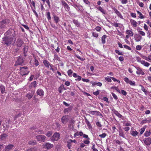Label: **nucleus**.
I'll return each instance as SVG.
<instances>
[{
	"mask_svg": "<svg viewBox=\"0 0 151 151\" xmlns=\"http://www.w3.org/2000/svg\"><path fill=\"white\" fill-rule=\"evenodd\" d=\"M13 37L9 36L5 37L2 38V43L5 45L6 46H9L12 44V42L13 41L14 39Z\"/></svg>",
	"mask_w": 151,
	"mask_h": 151,
	"instance_id": "f257e3e1",
	"label": "nucleus"
},
{
	"mask_svg": "<svg viewBox=\"0 0 151 151\" xmlns=\"http://www.w3.org/2000/svg\"><path fill=\"white\" fill-rule=\"evenodd\" d=\"M10 123L9 119H7L5 121V122L3 123L2 125L3 126V128H4V132L7 129L9 128V124Z\"/></svg>",
	"mask_w": 151,
	"mask_h": 151,
	"instance_id": "f03ea898",
	"label": "nucleus"
},
{
	"mask_svg": "<svg viewBox=\"0 0 151 151\" xmlns=\"http://www.w3.org/2000/svg\"><path fill=\"white\" fill-rule=\"evenodd\" d=\"M60 135L58 133H55L51 137L50 139L51 141L54 142L58 141L59 139Z\"/></svg>",
	"mask_w": 151,
	"mask_h": 151,
	"instance_id": "7ed1b4c3",
	"label": "nucleus"
},
{
	"mask_svg": "<svg viewBox=\"0 0 151 151\" xmlns=\"http://www.w3.org/2000/svg\"><path fill=\"white\" fill-rule=\"evenodd\" d=\"M9 22V20L7 19H5L0 22V28H3L5 27L6 24Z\"/></svg>",
	"mask_w": 151,
	"mask_h": 151,
	"instance_id": "20e7f679",
	"label": "nucleus"
},
{
	"mask_svg": "<svg viewBox=\"0 0 151 151\" xmlns=\"http://www.w3.org/2000/svg\"><path fill=\"white\" fill-rule=\"evenodd\" d=\"M15 42H14L15 45H16L17 47H20L22 46L24 42L22 39L20 38H18L16 41L15 40Z\"/></svg>",
	"mask_w": 151,
	"mask_h": 151,
	"instance_id": "39448f33",
	"label": "nucleus"
},
{
	"mask_svg": "<svg viewBox=\"0 0 151 151\" xmlns=\"http://www.w3.org/2000/svg\"><path fill=\"white\" fill-rule=\"evenodd\" d=\"M46 138V137L44 135H39L36 136V139L37 141L40 142H44Z\"/></svg>",
	"mask_w": 151,
	"mask_h": 151,
	"instance_id": "423d86ee",
	"label": "nucleus"
},
{
	"mask_svg": "<svg viewBox=\"0 0 151 151\" xmlns=\"http://www.w3.org/2000/svg\"><path fill=\"white\" fill-rule=\"evenodd\" d=\"M24 63V60L21 57L19 58L16 61L15 65H22Z\"/></svg>",
	"mask_w": 151,
	"mask_h": 151,
	"instance_id": "0eeeda50",
	"label": "nucleus"
},
{
	"mask_svg": "<svg viewBox=\"0 0 151 151\" xmlns=\"http://www.w3.org/2000/svg\"><path fill=\"white\" fill-rule=\"evenodd\" d=\"M69 120L68 116V115L63 116L61 119V121L63 124H66Z\"/></svg>",
	"mask_w": 151,
	"mask_h": 151,
	"instance_id": "6e6552de",
	"label": "nucleus"
},
{
	"mask_svg": "<svg viewBox=\"0 0 151 151\" xmlns=\"http://www.w3.org/2000/svg\"><path fill=\"white\" fill-rule=\"evenodd\" d=\"M144 142L147 145H149L151 144V138L148 137L144 139Z\"/></svg>",
	"mask_w": 151,
	"mask_h": 151,
	"instance_id": "1a4fd4ad",
	"label": "nucleus"
},
{
	"mask_svg": "<svg viewBox=\"0 0 151 151\" xmlns=\"http://www.w3.org/2000/svg\"><path fill=\"white\" fill-rule=\"evenodd\" d=\"M134 40L136 42L140 41L142 39V37L139 34H136L134 35Z\"/></svg>",
	"mask_w": 151,
	"mask_h": 151,
	"instance_id": "9d476101",
	"label": "nucleus"
},
{
	"mask_svg": "<svg viewBox=\"0 0 151 151\" xmlns=\"http://www.w3.org/2000/svg\"><path fill=\"white\" fill-rule=\"evenodd\" d=\"M119 136L122 137L124 138H126L124 131L121 128H119Z\"/></svg>",
	"mask_w": 151,
	"mask_h": 151,
	"instance_id": "9b49d317",
	"label": "nucleus"
},
{
	"mask_svg": "<svg viewBox=\"0 0 151 151\" xmlns=\"http://www.w3.org/2000/svg\"><path fill=\"white\" fill-rule=\"evenodd\" d=\"M14 147V145L13 144H9L5 147V151H9L12 149Z\"/></svg>",
	"mask_w": 151,
	"mask_h": 151,
	"instance_id": "f8f14e48",
	"label": "nucleus"
},
{
	"mask_svg": "<svg viewBox=\"0 0 151 151\" xmlns=\"http://www.w3.org/2000/svg\"><path fill=\"white\" fill-rule=\"evenodd\" d=\"M45 146L47 150H49L53 147V145L49 142H47L45 143Z\"/></svg>",
	"mask_w": 151,
	"mask_h": 151,
	"instance_id": "ddd939ff",
	"label": "nucleus"
},
{
	"mask_svg": "<svg viewBox=\"0 0 151 151\" xmlns=\"http://www.w3.org/2000/svg\"><path fill=\"white\" fill-rule=\"evenodd\" d=\"M113 9L115 13L117 15L118 17L122 19L123 18V17L122 15L121 14L120 12L116 9L114 8Z\"/></svg>",
	"mask_w": 151,
	"mask_h": 151,
	"instance_id": "4468645a",
	"label": "nucleus"
},
{
	"mask_svg": "<svg viewBox=\"0 0 151 151\" xmlns=\"http://www.w3.org/2000/svg\"><path fill=\"white\" fill-rule=\"evenodd\" d=\"M8 135L6 133H4L1 134L0 136V141L4 140L6 139V137Z\"/></svg>",
	"mask_w": 151,
	"mask_h": 151,
	"instance_id": "2eb2a0df",
	"label": "nucleus"
},
{
	"mask_svg": "<svg viewBox=\"0 0 151 151\" xmlns=\"http://www.w3.org/2000/svg\"><path fill=\"white\" fill-rule=\"evenodd\" d=\"M54 20L55 21L56 24H58L60 21V19L55 14L53 15Z\"/></svg>",
	"mask_w": 151,
	"mask_h": 151,
	"instance_id": "dca6fc26",
	"label": "nucleus"
},
{
	"mask_svg": "<svg viewBox=\"0 0 151 151\" xmlns=\"http://www.w3.org/2000/svg\"><path fill=\"white\" fill-rule=\"evenodd\" d=\"M111 25L115 27H119V28H122L123 27V25L119 23H111Z\"/></svg>",
	"mask_w": 151,
	"mask_h": 151,
	"instance_id": "f3484780",
	"label": "nucleus"
},
{
	"mask_svg": "<svg viewBox=\"0 0 151 151\" xmlns=\"http://www.w3.org/2000/svg\"><path fill=\"white\" fill-rule=\"evenodd\" d=\"M44 91L42 90L41 89H38L37 91V95L40 96H43L44 95Z\"/></svg>",
	"mask_w": 151,
	"mask_h": 151,
	"instance_id": "a211bd4d",
	"label": "nucleus"
},
{
	"mask_svg": "<svg viewBox=\"0 0 151 151\" xmlns=\"http://www.w3.org/2000/svg\"><path fill=\"white\" fill-rule=\"evenodd\" d=\"M34 93V91H32L31 93H29L26 95V96L28 98V99H30L33 96Z\"/></svg>",
	"mask_w": 151,
	"mask_h": 151,
	"instance_id": "6ab92c4d",
	"label": "nucleus"
},
{
	"mask_svg": "<svg viewBox=\"0 0 151 151\" xmlns=\"http://www.w3.org/2000/svg\"><path fill=\"white\" fill-rule=\"evenodd\" d=\"M137 70L136 71V73L138 74H142L144 75L145 74L144 73L142 70L139 68H137Z\"/></svg>",
	"mask_w": 151,
	"mask_h": 151,
	"instance_id": "aec40b11",
	"label": "nucleus"
},
{
	"mask_svg": "<svg viewBox=\"0 0 151 151\" xmlns=\"http://www.w3.org/2000/svg\"><path fill=\"white\" fill-rule=\"evenodd\" d=\"M72 107L71 106H70L67 108L65 109H64V112L65 113H68L71 111Z\"/></svg>",
	"mask_w": 151,
	"mask_h": 151,
	"instance_id": "412c9836",
	"label": "nucleus"
},
{
	"mask_svg": "<svg viewBox=\"0 0 151 151\" xmlns=\"http://www.w3.org/2000/svg\"><path fill=\"white\" fill-rule=\"evenodd\" d=\"M113 111L114 113L119 118H121L122 116V115H121L118 112V111H116L115 109H114L113 110Z\"/></svg>",
	"mask_w": 151,
	"mask_h": 151,
	"instance_id": "4be33fe9",
	"label": "nucleus"
},
{
	"mask_svg": "<svg viewBox=\"0 0 151 151\" xmlns=\"http://www.w3.org/2000/svg\"><path fill=\"white\" fill-rule=\"evenodd\" d=\"M130 21L131 24L134 27H136L137 26V22L135 20L132 19L130 20Z\"/></svg>",
	"mask_w": 151,
	"mask_h": 151,
	"instance_id": "5701e85b",
	"label": "nucleus"
},
{
	"mask_svg": "<svg viewBox=\"0 0 151 151\" xmlns=\"http://www.w3.org/2000/svg\"><path fill=\"white\" fill-rule=\"evenodd\" d=\"M126 33L130 36H132L134 35V33L131 31L129 30H127L126 31Z\"/></svg>",
	"mask_w": 151,
	"mask_h": 151,
	"instance_id": "b1692460",
	"label": "nucleus"
},
{
	"mask_svg": "<svg viewBox=\"0 0 151 151\" xmlns=\"http://www.w3.org/2000/svg\"><path fill=\"white\" fill-rule=\"evenodd\" d=\"M123 125L125 126H131V123L130 122H127L126 121H123Z\"/></svg>",
	"mask_w": 151,
	"mask_h": 151,
	"instance_id": "393cba45",
	"label": "nucleus"
},
{
	"mask_svg": "<svg viewBox=\"0 0 151 151\" xmlns=\"http://www.w3.org/2000/svg\"><path fill=\"white\" fill-rule=\"evenodd\" d=\"M43 64L47 68H49V65H50V64L49 62L47 60H45L43 61Z\"/></svg>",
	"mask_w": 151,
	"mask_h": 151,
	"instance_id": "a878e982",
	"label": "nucleus"
},
{
	"mask_svg": "<svg viewBox=\"0 0 151 151\" xmlns=\"http://www.w3.org/2000/svg\"><path fill=\"white\" fill-rule=\"evenodd\" d=\"M141 64L144 65V66L147 67H148L150 65V64H149L148 63L146 62L145 60H142L141 62Z\"/></svg>",
	"mask_w": 151,
	"mask_h": 151,
	"instance_id": "bb28decb",
	"label": "nucleus"
},
{
	"mask_svg": "<svg viewBox=\"0 0 151 151\" xmlns=\"http://www.w3.org/2000/svg\"><path fill=\"white\" fill-rule=\"evenodd\" d=\"M85 121L87 125V126L88 127V128L90 129L92 128L91 124H90V122L87 120V119H85Z\"/></svg>",
	"mask_w": 151,
	"mask_h": 151,
	"instance_id": "cd10ccee",
	"label": "nucleus"
},
{
	"mask_svg": "<svg viewBox=\"0 0 151 151\" xmlns=\"http://www.w3.org/2000/svg\"><path fill=\"white\" fill-rule=\"evenodd\" d=\"M37 143L35 140L33 141H30L28 142V144L29 145H36Z\"/></svg>",
	"mask_w": 151,
	"mask_h": 151,
	"instance_id": "c85d7f7f",
	"label": "nucleus"
},
{
	"mask_svg": "<svg viewBox=\"0 0 151 151\" xmlns=\"http://www.w3.org/2000/svg\"><path fill=\"white\" fill-rule=\"evenodd\" d=\"M106 37V36L105 35H103L101 38L102 42L103 44H104L105 43V39Z\"/></svg>",
	"mask_w": 151,
	"mask_h": 151,
	"instance_id": "c756f323",
	"label": "nucleus"
},
{
	"mask_svg": "<svg viewBox=\"0 0 151 151\" xmlns=\"http://www.w3.org/2000/svg\"><path fill=\"white\" fill-rule=\"evenodd\" d=\"M74 23L77 26L79 27L80 26V24L78 20H74L73 21Z\"/></svg>",
	"mask_w": 151,
	"mask_h": 151,
	"instance_id": "7c9ffc66",
	"label": "nucleus"
},
{
	"mask_svg": "<svg viewBox=\"0 0 151 151\" xmlns=\"http://www.w3.org/2000/svg\"><path fill=\"white\" fill-rule=\"evenodd\" d=\"M98 9L103 14H106V11L104 10V9H103L100 6L99 7Z\"/></svg>",
	"mask_w": 151,
	"mask_h": 151,
	"instance_id": "2f4dec72",
	"label": "nucleus"
},
{
	"mask_svg": "<svg viewBox=\"0 0 151 151\" xmlns=\"http://www.w3.org/2000/svg\"><path fill=\"white\" fill-rule=\"evenodd\" d=\"M131 134L132 136L135 137L138 134V132L136 131H133L132 132Z\"/></svg>",
	"mask_w": 151,
	"mask_h": 151,
	"instance_id": "473e14b6",
	"label": "nucleus"
},
{
	"mask_svg": "<svg viewBox=\"0 0 151 151\" xmlns=\"http://www.w3.org/2000/svg\"><path fill=\"white\" fill-rule=\"evenodd\" d=\"M36 81H34L31 83L30 86L31 87H33L34 88H35L36 86Z\"/></svg>",
	"mask_w": 151,
	"mask_h": 151,
	"instance_id": "72a5a7b5",
	"label": "nucleus"
},
{
	"mask_svg": "<svg viewBox=\"0 0 151 151\" xmlns=\"http://www.w3.org/2000/svg\"><path fill=\"white\" fill-rule=\"evenodd\" d=\"M137 13L139 15V18L141 19H143L144 18V16L142 15L141 12L138 11H137Z\"/></svg>",
	"mask_w": 151,
	"mask_h": 151,
	"instance_id": "f704fd0d",
	"label": "nucleus"
},
{
	"mask_svg": "<svg viewBox=\"0 0 151 151\" xmlns=\"http://www.w3.org/2000/svg\"><path fill=\"white\" fill-rule=\"evenodd\" d=\"M141 87V90L143 92H144L145 93L146 95L147 94V91H146L145 89V88H144V87L142 86V85H140Z\"/></svg>",
	"mask_w": 151,
	"mask_h": 151,
	"instance_id": "c9c22d12",
	"label": "nucleus"
},
{
	"mask_svg": "<svg viewBox=\"0 0 151 151\" xmlns=\"http://www.w3.org/2000/svg\"><path fill=\"white\" fill-rule=\"evenodd\" d=\"M47 19L49 21V20L51 19V17H50V12H48L47 13Z\"/></svg>",
	"mask_w": 151,
	"mask_h": 151,
	"instance_id": "e433bc0d",
	"label": "nucleus"
},
{
	"mask_svg": "<svg viewBox=\"0 0 151 151\" xmlns=\"http://www.w3.org/2000/svg\"><path fill=\"white\" fill-rule=\"evenodd\" d=\"M54 59L55 60H57L59 61H60L61 60L60 58L58 57V56L57 55V54H55V55Z\"/></svg>",
	"mask_w": 151,
	"mask_h": 151,
	"instance_id": "4c0bfd02",
	"label": "nucleus"
},
{
	"mask_svg": "<svg viewBox=\"0 0 151 151\" xmlns=\"http://www.w3.org/2000/svg\"><path fill=\"white\" fill-rule=\"evenodd\" d=\"M27 47H24L23 49V52L24 54V56H26V53L27 50Z\"/></svg>",
	"mask_w": 151,
	"mask_h": 151,
	"instance_id": "58836bf2",
	"label": "nucleus"
},
{
	"mask_svg": "<svg viewBox=\"0 0 151 151\" xmlns=\"http://www.w3.org/2000/svg\"><path fill=\"white\" fill-rule=\"evenodd\" d=\"M111 77H105V80L106 81H107L108 82H111L112 81L111 79Z\"/></svg>",
	"mask_w": 151,
	"mask_h": 151,
	"instance_id": "ea45409f",
	"label": "nucleus"
},
{
	"mask_svg": "<svg viewBox=\"0 0 151 151\" xmlns=\"http://www.w3.org/2000/svg\"><path fill=\"white\" fill-rule=\"evenodd\" d=\"M37 149L36 148L33 147L28 149L26 151H37Z\"/></svg>",
	"mask_w": 151,
	"mask_h": 151,
	"instance_id": "a19ab883",
	"label": "nucleus"
},
{
	"mask_svg": "<svg viewBox=\"0 0 151 151\" xmlns=\"http://www.w3.org/2000/svg\"><path fill=\"white\" fill-rule=\"evenodd\" d=\"M151 133L150 131H147L144 133V135L146 137L149 136L150 134Z\"/></svg>",
	"mask_w": 151,
	"mask_h": 151,
	"instance_id": "79ce46f5",
	"label": "nucleus"
},
{
	"mask_svg": "<svg viewBox=\"0 0 151 151\" xmlns=\"http://www.w3.org/2000/svg\"><path fill=\"white\" fill-rule=\"evenodd\" d=\"M147 122H148L149 123L150 122V121L148 120L147 119H145L142 121L141 123V124H143L147 123Z\"/></svg>",
	"mask_w": 151,
	"mask_h": 151,
	"instance_id": "37998d69",
	"label": "nucleus"
},
{
	"mask_svg": "<svg viewBox=\"0 0 151 151\" xmlns=\"http://www.w3.org/2000/svg\"><path fill=\"white\" fill-rule=\"evenodd\" d=\"M115 52L116 53L118 54L119 55H123V53L122 52H120L119 50H115Z\"/></svg>",
	"mask_w": 151,
	"mask_h": 151,
	"instance_id": "c03bdc74",
	"label": "nucleus"
},
{
	"mask_svg": "<svg viewBox=\"0 0 151 151\" xmlns=\"http://www.w3.org/2000/svg\"><path fill=\"white\" fill-rule=\"evenodd\" d=\"M74 55L76 57L78 58L81 61H83L85 60V58L83 59V58H81V57H80V56H79L78 55H77L75 53H74Z\"/></svg>",
	"mask_w": 151,
	"mask_h": 151,
	"instance_id": "a18cd8bd",
	"label": "nucleus"
},
{
	"mask_svg": "<svg viewBox=\"0 0 151 151\" xmlns=\"http://www.w3.org/2000/svg\"><path fill=\"white\" fill-rule=\"evenodd\" d=\"M72 73H73V71L71 69L68 70V75L70 77L72 76Z\"/></svg>",
	"mask_w": 151,
	"mask_h": 151,
	"instance_id": "49530a36",
	"label": "nucleus"
},
{
	"mask_svg": "<svg viewBox=\"0 0 151 151\" xmlns=\"http://www.w3.org/2000/svg\"><path fill=\"white\" fill-rule=\"evenodd\" d=\"M1 92L2 93H3L5 90V87L4 86H1L0 87Z\"/></svg>",
	"mask_w": 151,
	"mask_h": 151,
	"instance_id": "de8ad7c7",
	"label": "nucleus"
},
{
	"mask_svg": "<svg viewBox=\"0 0 151 151\" xmlns=\"http://www.w3.org/2000/svg\"><path fill=\"white\" fill-rule=\"evenodd\" d=\"M52 132L51 131L48 132L46 134V136L48 137H50L52 135Z\"/></svg>",
	"mask_w": 151,
	"mask_h": 151,
	"instance_id": "09e8293b",
	"label": "nucleus"
},
{
	"mask_svg": "<svg viewBox=\"0 0 151 151\" xmlns=\"http://www.w3.org/2000/svg\"><path fill=\"white\" fill-rule=\"evenodd\" d=\"M124 81L127 83H129L130 80H129V78L127 77L125 78L124 79Z\"/></svg>",
	"mask_w": 151,
	"mask_h": 151,
	"instance_id": "8fccbe9b",
	"label": "nucleus"
},
{
	"mask_svg": "<svg viewBox=\"0 0 151 151\" xmlns=\"http://www.w3.org/2000/svg\"><path fill=\"white\" fill-rule=\"evenodd\" d=\"M121 93H122L124 96H126L127 94V93L123 90H122L121 91Z\"/></svg>",
	"mask_w": 151,
	"mask_h": 151,
	"instance_id": "3c124183",
	"label": "nucleus"
},
{
	"mask_svg": "<svg viewBox=\"0 0 151 151\" xmlns=\"http://www.w3.org/2000/svg\"><path fill=\"white\" fill-rule=\"evenodd\" d=\"M107 134L106 133H103L101 134H99V136L101 138H104L106 136Z\"/></svg>",
	"mask_w": 151,
	"mask_h": 151,
	"instance_id": "603ef678",
	"label": "nucleus"
},
{
	"mask_svg": "<svg viewBox=\"0 0 151 151\" xmlns=\"http://www.w3.org/2000/svg\"><path fill=\"white\" fill-rule=\"evenodd\" d=\"M136 49L138 50H140L142 49V46L140 45H138L136 46Z\"/></svg>",
	"mask_w": 151,
	"mask_h": 151,
	"instance_id": "864d4df0",
	"label": "nucleus"
},
{
	"mask_svg": "<svg viewBox=\"0 0 151 151\" xmlns=\"http://www.w3.org/2000/svg\"><path fill=\"white\" fill-rule=\"evenodd\" d=\"M111 78L114 82L117 81L119 83H120V81L119 80H117L114 77H111Z\"/></svg>",
	"mask_w": 151,
	"mask_h": 151,
	"instance_id": "5fc2aeb1",
	"label": "nucleus"
},
{
	"mask_svg": "<svg viewBox=\"0 0 151 151\" xmlns=\"http://www.w3.org/2000/svg\"><path fill=\"white\" fill-rule=\"evenodd\" d=\"M129 84L131 86H135V82L134 81H132L131 80L130 81Z\"/></svg>",
	"mask_w": 151,
	"mask_h": 151,
	"instance_id": "6e6d98bb",
	"label": "nucleus"
},
{
	"mask_svg": "<svg viewBox=\"0 0 151 151\" xmlns=\"http://www.w3.org/2000/svg\"><path fill=\"white\" fill-rule=\"evenodd\" d=\"M34 64L36 66H38L39 64V62L36 59H35V60Z\"/></svg>",
	"mask_w": 151,
	"mask_h": 151,
	"instance_id": "4d7b16f0",
	"label": "nucleus"
},
{
	"mask_svg": "<svg viewBox=\"0 0 151 151\" xmlns=\"http://www.w3.org/2000/svg\"><path fill=\"white\" fill-rule=\"evenodd\" d=\"M112 95L113 97V98H114V99H115L116 100H117L118 99V97H117V96L115 94H114V93H112Z\"/></svg>",
	"mask_w": 151,
	"mask_h": 151,
	"instance_id": "13d9d810",
	"label": "nucleus"
},
{
	"mask_svg": "<svg viewBox=\"0 0 151 151\" xmlns=\"http://www.w3.org/2000/svg\"><path fill=\"white\" fill-rule=\"evenodd\" d=\"M124 48H125L126 49L129 50H131V49L128 46V45H124Z\"/></svg>",
	"mask_w": 151,
	"mask_h": 151,
	"instance_id": "bf43d9fd",
	"label": "nucleus"
},
{
	"mask_svg": "<svg viewBox=\"0 0 151 151\" xmlns=\"http://www.w3.org/2000/svg\"><path fill=\"white\" fill-rule=\"evenodd\" d=\"M92 35L93 37H97L98 36V34L96 33V32H93L92 33Z\"/></svg>",
	"mask_w": 151,
	"mask_h": 151,
	"instance_id": "052dcab7",
	"label": "nucleus"
},
{
	"mask_svg": "<svg viewBox=\"0 0 151 151\" xmlns=\"http://www.w3.org/2000/svg\"><path fill=\"white\" fill-rule=\"evenodd\" d=\"M67 143L68 144H67V146L68 148L70 149L71 147V145L70 144L71 142L69 141Z\"/></svg>",
	"mask_w": 151,
	"mask_h": 151,
	"instance_id": "680f3d73",
	"label": "nucleus"
},
{
	"mask_svg": "<svg viewBox=\"0 0 151 151\" xmlns=\"http://www.w3.org/2000/svg\"><path fill=\"white\" fill-rule=\"evenodd\" d=\"M66 11H69L70 10V8L68 5H67L66 6L64 7Z\"/></svg>",
	"mask_w": 151,
	"mask_h": 151,
	"instance_id": "e2e57ef3",
	"label": "nucleus"
},
{
	"mask_svg": "<svg viewBox=\"0 0 151 151\" xmlns=\"http://www.w3.org/2000/svg\"><path fill=\"white\" fill-rule=\"evenodd\" d=\"M145 128H144V127L142 128L141 129V131H140V134H142L143 132H144L145 130Z\"/></svg>",
	"mask_w": 151,
	"mask_h": 151,
	"instance_id": "0e129e2a",
	"label": "nucleus"
},
{
	"mask_svg": "<svg viewBox=\"0 0 151 151\" xmlns=\"http://www.w3.org/2000/svg\"><path fill=\"white\" fill-rule=\"evenodd\" d=\"M103 100L107 102L108 104L109 103V102L108 101V99L107 98L105 97H104L103 98Z\"/></svg>",
	"mask_w": 151,
	"mask_h": 151,
	"instance_id": "69168bd1",
	"label": "nucleus"
},
{
	"mask_svg": "<svg viewBox=\"0 0 151 151\" xmlns=\"http://www.w3.org/2000/svg\"><path fill=\"white\" fill-rule=\"evenodd\" d=\"M139 33L142 36H145V33L143 31H139Z\"/></svg>",
	"mask_w": 151,
	"mask_h": 151,
	"instance_id": "338daca9",
	"label": "nucleus"
},
{
	"mask_svg": "<svg viewBox=\"0 0 151 151\" xmlns=\"http://www.w3.org/2000/svg\"><path fill=\"white\" fill-rule=\"evenodd\" d=\"M93 93L94 95H95L96 96H97V95H98L99 93V91L97 90L96 91L94 92H93Z\"/></svg>",
	"mask_w": 151,
	"mask_h": 151,
	"instance_id": "774afa93",
	"label": "nucleus"
}]
</instances>
